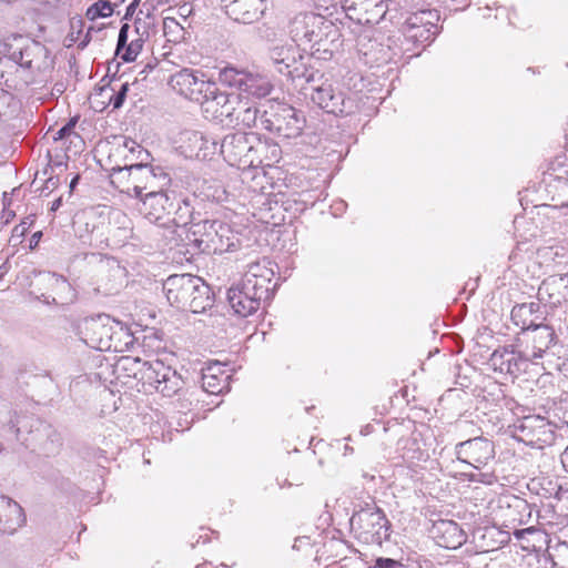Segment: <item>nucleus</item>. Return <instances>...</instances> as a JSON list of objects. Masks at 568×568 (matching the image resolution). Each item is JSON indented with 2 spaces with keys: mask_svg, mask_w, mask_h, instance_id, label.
Returning a JSON list of instances; mask_svg holds the SVG:
<instances>
[{
  "mask_svg": "<svg viewBox=\"0 0 568 568\" xmlns=\"http://www.w3.org/2000/svg\"><path fill=\"white\" fill-rule=\"evenodd\" d=\"M139 212L149 222L164 229V240L168 244L180 246L184 240L182 232L189 225V217L192 215V209L187 202L183 206H179L175 216L171 219L174 203L166 193V190L145 193L139 197Z\"/></svg>",
  "mask_w": 568,
  "mask_h": 568,
  "instance_id": "1",
  "label": "nucleus"
},
{
  "mask_svg": "<svg viewBox=\"0 0 568 568\" xmlns=\"http://www.w3.org/2000/svg\"><path fill=\"white\" fill-rule=\"evenodd\" d=\"M518 342L523 349L516 354L515 352H507L493 354V362L496 365L500 359V372H506L511 375L525 371L527 362L541 358L544 354L556 342V334L551 326L541 324L531 329L524 331L518 337Z\"/></svg>",
  "mask_w": 568,
  "mask_h": 568,
  "instance_id": "2",
  "label": "nucleus"
},
{
  "mask_svg": "<svg viewBox=\"0 0 568 568\" xmlns=\"http://www.w3.org/2000/svg\"><path fill=\"white\" fill-rule=\"evenodd\" d=\"M190 227H184L182 235L184 245L192 246L194 251L206 254H222L236 250L240 237L231 225L219 220H202L193 222L189 217Z\"/></svg>",
  "mask_w": 568,
  "mask_h": 568,
  "instance_id": "3",
  "label": "nucleus"
},
{
  "mask_svg": "<svg viewBox=\"0 0 568 568\" xmlns=\"http://www.w3.org/2000/svg\"><path fill=\"white\" fill-rule=\"evenodd\" d=\"M78 331L88 346L102 352H121L131 342L129 329L106 314L84 318Z\"/></svg>",
  "mask_w": 568,
  "mask_h": 568,
  "instance_id": "4",
  "label": "nucleus"
},
{
  "mask_svg": "<svg viewBox=\"0 0 568 568\" xmlns=\"http://www.w3.org/2000/svg\"><path fill=\"white\" fill-rule=\"evenodd\" d=\"M349 525L355 537L366 545H381L389 537L390 524L384 511L375 504H366L354 511Z\"/></svg>",
  "mask_w": 568,
  "mask_h": 568,
  "instance_id": "5",
  "label": "nucleus"
},
{
  "mask_svg": "<svg viewBox=\"0 0 568 568\" xmlns=\"http://www.w3.org/2000/svg\"><path fill=\"white\" fill-rule=\"evenodd\" d=\"M121 192L136 199L145 193L168 190L171 185L169 173L161 166L131 164L130 172L125 174Z\"/></svg>",
  "mask_w": 568,
  "mask_h": 568,
  "instance_id": "6",
  "label": "nucleus"
},
{
  "mask_svg": "<svg viewBox=\"0 0 568 568\" xmlns=\"http://www.w3.org/2000/svg\"><path fill=\"white\" fill-rule=\"evenodd\" d=\"M332 21L315 12H300L295 14L287 26V31L295 45H320L333 29Z\"/></svg>",
  "mask_w": 568,
  "mask_h": 568,
  "instance_id": "7",
  "label": "nucleus"
},
{
  "mask_svg": "<svg viewBox=\"0 0 568 568\" xmlns=\"http://www.w3.org/2000/svg\"><path fill=\"white\" fill-rule=\"evenodd\" d=\"M268 58L277 72L292 80L304 78L307 83L315 81V72L307 69L304 55L295 44H275L268 50Z\"/></svg>",
  "mask_w": 568,
  "mask_h": 568,
  "instance_id": "8",
  "label": "nucleus"
},
{
  "mask_svg": "<svg viewBox=\"0 0 568 568\" xmlns=\"http://www.w3.org/2000/svg\"><path fill=\"white\" fill-rule=\"evenodd\" d=\"M7 55L22 68L30 70L45 71L52 65V59L45 45L22 37L14 38L13 42L7 45Z\"/></svg>",
  "mask_w": 568,
  "mask_h": 568,
  "instance_id": "9",
  "label": "nucleus"
},
{
  "mask_svg": "<svg viewBox=\"0 0 568 568\" xmlns=\"http://www.w3.org/2000/svg\"><path fill=\"white\" fill-rule=\"evenodd\" d=\"M169 85L178 94L191 101H203L215 90V82L201 70L183 68L170 77Z\"/></svg>",
  "mask_w": 568,
  "mask_h": 568,
  "instance_id": "10",
  "label": "nucleus"
},
{
  "mask_svg": "<svg viewBox=\"0 0 568 568\" xmlns=\"http://www.w3.org/2000/svg\"><path fill=\"white\" fill-rule=\"evenodd\" d=\"M509 428L514 438L531 447L542 448L555 438L551 423L540 415L518 418Z\"/></svg>",
  "mask_w": 568,
  "mask_h": 568,
  "instance_id": "11",
  "label": "nucleus"
},
{
  "mask_svg": "<svg viewBox=\"0 0 568 568\" xmlns=\"http://www.w3.org/2000/svg\"><path fill=\"white\" fill-rule=\"evenodd\" d=\"M142 384L154 388L163 396L171 397L181 389L183 381L172 367L160 359H154L145 362V368L142 371Z\"/></svg>",
  "mask_w": 568,
  "mask_h": 568,
  "instance_id": "12",
  "label": "nucleus"
},
{
  "mask_svg": "<svg viewBox=\"0 0 568 568\" xmlns=\"http://www.w3.org/2000/svg\"><path fill=\"white\" fill-rule=\"evenodd\" d=\"M439 14L436 10H419L410 13L402 24L404 39L416 45L432 41L437 33Z\"/></svg>",
  "mask_w": 568,
  "mask_h": 568,
  "instance_id": "13",
  "label": "nucleus"
},
{
  "mask_svg": "<svg viewBox=\"0 0 568 568\" xmlns=\"http://www.w3.org/2000/svg\"><path fill=\"white\" fill-rule=\"evenodd\" d=\"M256 133L236 132L224 136L220 144V152L232 166L248 169L250 159L254 154L253 148Z\"/></svg>",
  "mask_w": 568,
  "mask_h": 568,
  "instance_id": "14",
  "label": "nucleus"
},
{
  "mask_svg": "<svg viewBox=\"0 0 568 568\" xmlns=\"http://www.w3.org/2000/svg\"><path fill=\"white\" fill-rule=\"evenodd\" d=\"M389 0H341L346 16L363 26L377 24L388 10Z\"/></svg>",
  "mask_w": 568,
  "mask_h": 568,
  "instance_id": "15",
  "label": "nucleus"
},
{
  "mask_svg": "<svg viewBox=\"0 0 568 568\" xmlns=\"http://www.w3.org/2000/svg\"><path fill=\"white\" fill-rule=\"evenodd\" d=\"M311 100L327 113L351 114L355 105L352 99H346L343 92H335L333 85L323 82L320 85H311Z\"/></svg>",
  "mask_w": 568,
  "mask_h": 568,
  "instance_id": "16",
  "label": "nucleus"
},
{
  "mask_svg": "<svg viewBox=\"0 0 568 568\" xmlns=\"http://www.w3.org/2000/svg\"><path fill=\"white\" fill-rule=\"evenodd\" d=\"M457 459L475 468L486 466L495 457L493 442L484 437H475L455 446Z\"/></svg>",
  "mask_w": 568,
  "mask_h": 568,
  "instance_id": "17",
  "label": "nucleus"
},
{
  "mask_svg": "<svg viewBox=\"0 0 568 568\" xmlns=\"http://www.w3.org/2000/svg\"><path fill=\"white\" fill-rule=\"evenodd\" d=\"M195 284H200V277L191 274L169 276L163 284L168 302L179 310H187V302L192 298Z\"/></svg>",
  "mask_w": 568,
  "mask_h": 568,
  "instance_id": "18",
  "label": "nucleus"
},
{
  "mask_svg": "<svg viewBox=\"0 0 568 568\" xmlns=\"http://www.w3.org/2000/svg\"><path fill=\"white\" fill-rule=\"evenodd\" d=\"M224 9L226 16L233 21L252 24L264 17L267 10V0H230Z\"/></svg>",
  "mask_w": 568,
  "mask_h": 568,
  "instance_id": "19",
  "label": "nucleus"
},
{
  "mask_svg": "<svg viewBox=\"0 0 568 568\" xmlns=\"http://www.w3.org/2000/svg\"><path fill=\"white\" fill-rule=\"evenodd\" d=\"M116 152L123 155L124 164L112 168L113 176L119 182H124L125 174L130 172L131 164L149 165L151 154L133 140L125 139Z\"/></svg>",
  "mask_w": 568,
  "mask_h": 568,
  "instance_id": "20",
  "label": "nucleus"
},
{
  "mask_svg": "<svg viewBox=\"0 0 568 568\" xmlns=\"http://www.w3.org/2000/svg\"><path fill=\"white\" fill-rule=\"evenodd\" d=\"M273 274L271 268L256 262L248 265L241 282L246 285L247 291H253V295H257L262 301H266L271 294Z\"/></svg>",
  "mask_w": 568,
  "mask_h": 568,
  "instance_id": "21",
  "label": "nucleus"
},
{
  "mask_svg": "<svg viewBox=\"0 0 568 568\" xmlns=\"http://www.w3.org/2000/svg\"><path fill=\"white\" fill-rule=\"evenodd\" d=\"M304 122V118L294 108L283 105L274 114L271 125L278 135L291 139L301 134Z\"/></svg>",
  "mask_w": 568,
  "mask_h": 568,
  "instance_id": "22",
  "label": "nucleus"
},
{
  "mask_svg": "<svg viewBox=\"0 0 568 568\" xmlns=\"http://www.w3.org/2000/svg\"><path fill=\"white\" fill-rule=\"evenodd\" d=\"M538 298L551 306L568 302V274L551 275L538 288Z\"/></svg>",
  "mask_w": 568,
  "mask_h": 568,
  "instance_id": "23",
  "label": "nucleus"
},
{
  "mask_svg": "<svg viewBox=\"0 0 568 568\" xmlns=\"http://www.w3.org/2000/svg\"><path fill=\"white\" fill-rule=\"evenodd\" d=\"M432 535L438 546L447 549H457L467 539L466 532L453 520H438L434 523Z\"/></svg>",
  "mask_w": 568,
  "mask_h": 568,
  "instance_id": "24",
  "label": "nucleus"
},
{
  "mask_svg": "<svg viewBox=\"0 0 568 568\" xmlns=\"http://www.w3.org/2000/svg\"><path fill=\"white\" fill-rule=\"evenodd\" d=\"M227 300L234 313L242 317L256 312L262 302L257 295H253V291H247L242 282L229 290Z\"/></svg>",
  "mask_w": 568,
  "mask_h": 568,
  "instance_id": "25",
  "label": "nucleus"
},
{
  "mask_svg": "<svg viewBox=\"0 0 568 568\" xmlns=\"http://www.w3.org/2000/svg\"><path fill=\"white\" fill-rule=\"evenodd\" d=\"M26 521L22 507L7 496H0V532L12 535Z\"/></svg>",
  "mask_w": 568,
  "mask_h": 568,
  "instance_id": "26",
  "label": "nucleus"
},
{
  "mask_svg": "<svg viewBox=\"0 0 568 568\" xmlns=\"http://www.w3.org/2000/svg\"><path fill=\"white\" fill-rule=\"evenodd\" d=\"M254 154L250 159V168L272 166L281 159L280 145L271 140H262L258 134L255 136Z\"/></svg>",
  "mask_w": 568,
  "mask_h": 568,
  "instance_id": "27",
  "label": "nucleus"
},
{
  "mask_svg": "<svg viewBox=\"0 0 568 568\" xmlns=\"http://www.w3.org/2000/svg\"><path fill=\"white\" fill-rule=\"evenodd\" d=\"M511 321L521 332L531 329L542 324V314L540 305L536 302L515 305L511 310Z\"/></svg>",
  "mask_w": 568,
  "mask_h": 568,
  "instance_id": "28",
  "label": "nucleus"
},
{
  "mask_svg": "<svg viewBox=\"0 0 568 568\" xmlns=\"http://www.w3.org/2000/svg\"><path fill=\"white\" fill-rule=\"evenodd\" d=\"M541 182L547 186L556 184V187H564L568 182V155L566 153L557 154L547 164L542 172Z\"/></svg>",
  "mask_w": 568,
  "mask_h": 568,
  "instance_id": "29",
  "label": "nucleus"
},
{
  "mask_svg": "<svg viewBox=\"0 0 568 568\" xmlns=\"http://www.w3.org/2000/svg\"><path fill=\"white\" fill-rule=\"evenodd\" d=\"M42 282L51 290V297L54 304H65L73 298V292L70 283L54 273H44Z\"/></svg>",
  "mask_w": 568,
  "mask_h": 568,
  "instance_id": "30",
  "label": "nucleus"
},
{
  "mask_svg": "<svg viewBox=\"0 0 568 568\" xmlns=\"http://www.w3.org/2000/svg\"><path fill=\"white\" fill-rule=\"evenodd\" d=\"M212 371H221V364H214L209 366L202 374V387L203 389L213 395L227 392L230 389V377L227 373L220 375L212 374Z\"/></svg>",
  "mask_w": 568,
  "mask_h": 568,
  "instance_id": "31",
  "label": "nucleus"
},
{
  "mask_svg": "<svg viewBox=\"0 0 568 568\" xmlns=\"http://www.w3.org/2000/svg\"><path fill=\"white\" fill-rule=\"evenodd\" d=\"M506 511L505 516L510 524L521 526L531 521L534 508L526 499L514 496L507 504Z\"/></svg>",
  "mask_w": 568,
  "mask_h": 568,
  "instance_id": "32",
  "label": "nucleus"
},
{
  "mask_svg": "<svg viewBox=\"0 0 568 568\" xmlns=\"http://www.w3.org/2000/svg\"><path fill=\"white\" fill-rule=\"evenodd\" d=\"M258 110L247 98H241L233 119L226 121V126L252 128L257 120Z\"/></svg>",
  "mask_w": 568,
  "mask_h": 568,
  "instance_id": "33",
  "label": "nucleus"
},
{
  "mask_svg": "<svg viewBox=\"0 0 568 568\" xmlns=\"http://www.w3.org/2000/svg\"><path fill=\"white\" fill-rule=\"evenodd\" d=\"M192 298L187 302V310L192 313H203L211 308L214 303V295L210 286L200 278V284L194 286Z\"/></svg>",
  "mask_w": 568,
  "mask_h": 568,
  "instance_id": "34",
  "label": "nucleus"
},
{
  "mask_svg": "<svg viewBox=\"0 0 568 568\" xmlns=\"http://www.w3.org/2000/svg\"><path fill=\"white\" fill-rule=\"evenodd\" d=\"M270 80L261 74H253L246 71L242 92L248 93L256 98H264L272 91Z\"/></svg>",
  "mask_w": 568,
  "mask_h": 568,
  "instance_id": "35",
  "label": "nucleus"
},
{
  "mask_svg": "<svg viewBox=\"0 0 568 568\" xmlns=\"http://www.w3.org/2000/svg\"><path fill=\"white\" fill-rule=\"evenodd\" d=\"M230 94L231 93L220 91L215 84L214 92L210 95L207 94L203 101H200L206 116H211V119L216 120V115H219L220 110H223L225 103H227Z\"/></svg>",
  "mask_w": 568,
  "mask_h": 568,
  "instance_id": "36",
  "label": "nucleus"
},
{
  "mask_svg": "<svg viewBox=\"0 0 568 568\" xmlns=\"http://www.w3.org/2000/svg\"><path fill=\"white\" fill-rule=\"evenodd\" d=\"M145 368V362L139 357L122 356L115 364V371L124 373L128 377H133L142 383V371Z\"/></svg>",
  "mask_w": 568,
  "mask_h": 568,
  "instance_id": "37",
  "label": "nucleus"
},
{
  "mask_svg": "<svg viewBox=\"0 0 568 568\" xmlns=\"http://www.w3.org/2000/svg\"><path fill=\"white\" fill-rule=\"evenodd\" d=\"M245 74H246V71H243V70H237L235 68H224L220 72V80L222 83L242 91L243 85H244Z\"/></svg>",
  "mask_w": 568,
  "mask_h": 568,
  "instance_id": "38",
  "label": "nucleus"
},
{
  "mask_svg": "<svg viewBox=\"0 0 568 568\" xmlns=\"http://www.w3.org/2000/svg\"><path fill=\"white\" fill-rule=\"evenodd\" d=\"M193 141L199 144V151L195 153L196 158L206 159L209 155L214 154L217 150L215 141H209L204 135L195 132L193 133Z\"/></svg>",
  "mask_w": 568,
  "mask_h": 568,
  "instance_id": "39",
  "label": "nucleus"
},
{
  "mask_svg": "<svg viewBox=\"0 0 568 568\" xmlns=\"http://www.w3.org/2000/svg\"><path fill=\"white\" fill-rule=\"evenodd\" d=\"M242 95L237 93H231L229 97L227 103H225L223 110H220L219 115H216V120L226 125V121L234 118L235 110L240 103Z\"/></svg>",
  "mask_w": 568,
  "mask_h": 568,
  "instance_id": "40",
  "label": "nucleus"
},
{
  "mask_svg": "<svg viewBox=\"0 0 568 568\" xmlns=\"http://www.w3.org/2000/svg\"><path fill=\"white\" fill-rule=\"evenodd\" d=\"M113 13V7L110 1L100 0L95 3H93L89 9L87 10V17L90 20H95L98 18H106L112 16Z\"/></svg>",
  "mask_w": 568,
  "mask_h": 568,
  "instance_id": "41",
  "label": "nucleus"
},
{
  "mask_svg": "<svg viewBox=\"0 0 568 568\" xmlns=\"http://www.w3.org/2000/svg\"><path fill=\"white\" fill-rule=\"evenodd\" d=\"M128 91H129L128 82L122 83L118 91H115L114 88H102L101 89L102 93L111 92V94L109 97V103L113 105V109H119L123 105Z\"/></svg>",
  "mask_w": 568,
  "mask_h": 568,
  "instance_id": "42",
  "label": "nucleus"
},
{
  "mask_svg": "<svg viewBox=\"0 0 568 568\" xmlns=\"http://www.w3.org/2000/svg\"><path fill=\"white\" fill-rule=\"evenodd\" d=\"M143 43L144 42L141 38L132 40L124 49V52L121 53L122 60L125 62L134 61L139 53L142 51Z\"/></svg>",
  "mask_w": 568,
  "mask_h": 568,
  "instance_id": "43",
  "label": "nucleus"
},
{
  "mask_svg": "<svg viewBox=\"0 0 568 568\" xmlns=\"http://www.w3.org/2000/svg\"><path fill=\"white\" fill-rule=\"evenodd\" d=\"M34 215L27 216L20 224L16 225L12 230V237L21 239L30 230L34 223Z\"/></svg>",
  "mask_w": 568,
  "mask_h": 568,
  "instance_id": "44",
  "label": "nucleus"
},
{
  "mask_svg": "<svg viewBox=\"0 0 568 568\" xmlns=\"http://www.w3.org/2000/svg\"><path fill=\"white\" fill-rule=\"evenodd\" d=\"M78 119L73 118L71 119L65 125H63L60 130L57 131L54 135V140H61L67 136H70L73 132V129L77 124Z\"/></svg>",
  "mask_w": 568,
  "mask_h": 568,
  "instance_id": "45",
  "label": "nucleus"
},
{
  "mask_svg": "<svg viewBox=\"0 0 568 568\" xmlns=\"http://www.w3.org/2000/svg\"><path fill=\"white\" fill-rule=\"evenodd\" d=\"M128 30L129 26L124 24L121 27L119 37H118V45H116V54H120L122 50L126 48V41H128Z\"/></svg>",
  "mask_w": 568,
  "mask_h": 568,
  "instance_id": "46",
  "label": "nucleus"
},
{
  "mask_svg": "<svg viewBox=\"0 0 568 568\" xmlns=\"http://www.w3.org/2000/svg\"><path fill=\"white\" fill-rule=\"evenodd\" d=\"M375 568H403V565L390 558H377Z\"/></svg>",
  "mask_w": 568,
  "mask_h": 568,
  "instance_id": "47",
  "label": "nucleus"
},
{
  "mask_svg": "<svg viewBox=\"0 0 568 568\" xmlns=\"http://www.w3.org/2000/svg\"><path fill=\"white\" fill-rule=\"evenodd\" d=\"M115 288L112 283H106L104 285H98L93 290L95 294L111 295Z\"/></svg>",
  "mask_w": 568,
  "mask_h": 568,
  "instance_id": "48",
  "label": "nucleus"
},
{
  "mask_svg": "<svg viewBox=\"0 0 568 568\" xmlns=\"http://www.w3.org/2000/svg\"><path fill=\"white\" fill-rule=\"evenodd\" d=\"M558 556L568 557V544L567 542H557L555 546H549Z\"/></svg>",
  "mask_w": 568,
  "mask_h": 568,
  "instance_id": "49",
  "label": "nucleus"
},
{
  "mask_svg": "<svg viewBox=\"0 0 568 568\" xmlns=\"http://www.w3.org/2000/svg\"><path fill=\"white\" fill-rule=\"evenodd\" d=\"M42 237V232L41 231H38L36 233L32 234L31 239H30V248L33 250L38 246L40 240Z\"/></svg>",
  "mask_w": 568,
  "mask_h": 568,
  "instance_id": "50",
  "label": "nucleus"
},
{
  "mask_svg": "<svg viewBox=\"0 0 568 568\" xmlns=\"http://www.w3.org/2000/svg\"><path fill=\"white\" fill-rule=\"evenodd\" d=\"M275 36H276V32L271 28H266L264 33L262 34V37L265 38L266 40H272L275 38Z\"/></svg>",
  "mask_w": 568,
  "mask_h": 568,
  "instance_id": "51",
  "label": "nucleus"
},
{
  "mask_svg": "<svg viewBox=\"0 0 568 568\" xmlns=\"http://www.w3.org/2000/svg\"><path fill=\"white\" fill-rule=\"evenodd\" d=\"M561 464L564 468L568 471V445L565 452L561 454Z\"/></svg>",
  "mask_w": 568,
  "mask_h": 568,
  "instance_id": "52",
  "label": "nucleus"
},
{
  "mask_svg": "<svg viewBox=\"0 0 568 568\" xmlns=\"http://www.w3.org/2000/svg\"><path fill=\"white\" fill-rule=\"evenodd\" d=\"M60 205H61V199H57L52 203L51 211H57L60 207Z\"/></svg>",
  "mask_w": 568,
  "mask_h": 568,
  "instance_id": "53",
  "label": "nucleus"
},
{
  "mask_svg": "<svg viewBox=\"0 0 568 568\" xmlns=\"http://www.w3.org/2000/svg\"><path fill=\"white\" fill-rule=\"evenodd\" d=\"M8 267L6 264L0 265V280L7 274Z\"/></svg>",
  "mask_w": 568,
  "mask_h": 568,
  "instance_id": "54",
  "label": "nucleus"
},
{
  "mask_svg": "<svg viewBox=\"0 0 568 568\" xmlns=\"http://www.w3.org/2000/svg\"><path fill=\"white\" fill-rule=\"evenodd\" d=\"M78 180H79V178H78V176H75V178L71 181V183H70V187H71V189H73V187L75 186V184H77Z\"/></svg>",
  "mask_w": 568,
  "mask_h": 568,
  "instance_id": "55",
  "label": "nucleus"
},
{
  "mask_svg": "<svg viewBox=\"0 0 568 568\" xmlns=\"http://www.w3.org/2000/svg\"><path fill=\"white\" fill-rule=\"evenodd\" d=\"M222 373H226L225 371H223V366L221 365V371H212V374H222Z\"/></svg>",
  "mask_w": 568,
  "mask_h": 568,
  "instance_id": "56",
  "label": "nucleus"
},
{
  "mask_svg": "<svg viewBox=\"0 0 568 568\" xmlns=\"http://www.w3.org/2000/svg\"><path fill=\"white\" fill-rule=\"evenodd\" d=\"M109 264H110V260H106L105 265L104 264L101 265L102 271L105 268V266H109Z\"/></svg>",
  "mask_w": 568,
  "mask_h": 568,
  "instance_id": "57",
  "label": "nucleus"
},
{
  "mask_svg": "<svg viewBox=\"0 0 568 568\" xmlns=\"http://www.w3.org/2000/svg\"><path fill=\"white\" fill-rule=\"evenodd\" d=\"M114 271H115L116 273H119V271H120V270H119V266H118V265L114 267Z\"/></svg>",
  "mask_w": 568,
  "mask_h": 568,
  "instance_id": "58",
  "label": "nucleus"
}]
</instances>
